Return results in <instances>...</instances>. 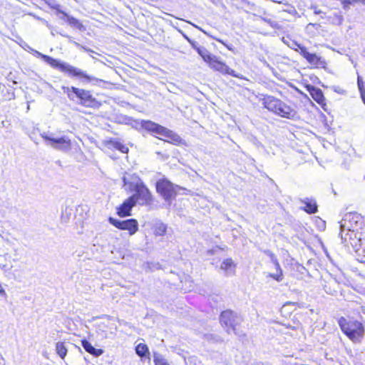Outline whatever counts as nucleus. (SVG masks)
Masks as SVG:
<instances>
[{
  "instance_id": "obj_1",
  "label": "nucleus",
  "mask_w": 365,
  "mask_h": 365,
  "mask_svg": "<svg viewBox=\"0 0 365 365\" xmlns=\"http://www.w3.org/2000/svg\"><path fill=\"white\" fill-rule=\"evenodd\" d=\"M31 51L36 56L40 57L42 59H43V61L46 62L48 64H49L51 67L58 69L61 72L66 73L71 77L78 78V79L81 80L83 83H89L91 81L94 80V78L93 76H88L83 71L76 67H74L67 63L62 62L58 59H55L47 55H44L33 48H31Z\"/></svg>"
},
{
  "instance_id": "obj_2",
  "label": "nucleus",
  "mask_w": 365,
  "mask_h": 365,
  "mask_svg": "<svg viewBox=\"0 0 365 365\" xmlns=\"http://www.w3.org/2000/svg\"><path fill=\"white\" fill-rule=\"evenodd\" d=\"M342 332L354 343H361L365 334V327L354 318L341 317L338 320Z\"/></svg>"
},
{
  "instance_id": "obj_3",
  "label": "nucleus",
  "mask_w": 365,
  "mask_h": 365,
  "mask_svg": "<svg viewBox=\"0 0 365 365\" xmlns=\"http://www.w3.org/2000/svg\"><path fill=\"white\" fill-rule=\"evenodd\" d=\"M62 90L71 101H74L75 97H77L81 101V104L85 107L99 108L101 106V103L93 97L89 91L73 86L71 88L62 86Z\"/></svg>"
},
{
  "instance_id": "obj_4",
  "label": "nucleus",
  "mask_w": 365,
  "mask_h": 365,
  "mask_svg": "<svg viewBox=\"0 0 365 365\" xmlns=\"http://www.w3.org/2000/svg\"><path fill=\"white\" fill-rule=\"evenodd\" d=\"M141 127L147 131L151 133L153 135H159L169 138L175 143H179L182 139L179 135L173 131L150 120H142Z\"/></svg>"
},
{
  "instance_id": "obj_5",
  "label": "nucleus",
  "mask_w": 365,
  "mask_h": 365,
  "mask_svg": "<svg viewBox=\"0 0 365 365\" xmlns=\"http://www.w3.org/2000/svg\"><path fill=\"white\" fill-rule=\"evenodd\" d=\"M156 190L168 203V205L170 206L172 200L175 198L178 190H183V188L173 184L166 179H162L157 182Z\"/></svg>"
},
{
  "instance_id": "obj_6",
  "label": "nucleus",
  "mask_w": 365,
  "mask_h": 365,
  "mask_svg": "<svg viewBox=\"0 0 365 365\" xmlns=\"http://www.w3.org/2000/svg\"><path fill=\"white\" fill-rule=\"evenodd\" d=\"M340 230L359 231L364 225L363 217L357 212H348L339 222Z\"/></svg>"
},
{
  "instance_id": "obj_7",
  "label": "nucleus",
  "mask_w": 365,
  "mask_h": 365,
  "mask_svg": "<svg viewBox=\"0 0 365 365\" xmlns=\"http://www.w3.org/2000/svg\"><path fill=\"white\" fill-rule=\"evenodd\" d=\"M41 136L47 142L46 144L53 149L65 153L71 149V141L67 136L55 138L49 136L46 133H41Z\"/></svg>"
},
{
  "instance_id": "obj_8",
  "label": "nucleus",
  "mask_w": 365,
  "mask_h": 365,
  "mask_svg": "<svg viewBox=\"0 0 365 365\" xmlns=\"http://www.w3.org/2000/svg\"><path fill=\"white\" fill-rule=\"evenodd\" d=\"M294 44L297 47L295 50L299 51L300 55L302 56L311 65L315 68H326L327 62L321 56H317L316 53H309L305 46L299 44L297 42H294Z\"/></svg>"
},
{
  "instance_id": "obj_9",
  "label": "nucleus",
  "mask_w": 365,
  "mask_h": 365,
  "mask_svg": "<svg viewBox=\"0 0 365 365\" xmlns=\"http://www.w3.org/2000/svg\"><path fill=\"white\" fill-rule=\"evenodd\" d=\"M339 236L341 242L346 246L350 245L355 252L360 251V249L358 248V245L361 242V239L359 231L340 230Z\"/></svg>"
},
{
  "instance_id": "obj_10",
  "label": "nucleus",
  "mask_w": 365,
  "mask_h": 365,
  "mask_svg": "<svg viewBox=\"0 0 365 365\" xmlns=\"http://www.w3.org/2000/svg\"><path fill=\"white\" fill-rule=\"evenodd\" d=\"M240 318L236 313L231 310L224 311L220 314V323L222 326L227 327L228 333L232 330L235 334H237L235 327L240 323Z\"/></svg>"
},
{
  "instance_id": "obj_11",
  "label": "nucleus",
  "mask_w": 365,
  "mask_h": 365,
  "mask_svg": "<svg viewBox=\"0 0 365 365\" xmlns=\"http://www.w3.org/2000/svg\"><path fill=\"white\" fill-rule=\"evenodd\" d=\"M108 221L112 225L115 226L118 229L128 230L130 235H134L138 230V222L135 219L118 220L110 217H109Z\"/></svg>"
},
{
  "instance_id": "obj_12",
  "label": "nucleus",
  "mask_w": 365,
  "mask_h": 365,
  "mask_svg": "<svg viewBox=\"0 0 365 365\" xmlns=\"http://www.w3.org/2000/svg\"><path fill=\"white\" fill-rule=\"evenodd\" d=\"M135 194L130 196L133 197V201L141 205H150L152 201L151 193L145 185L135 190Z\"/></svg>"
},
{
  "instance_id": "obj_13",
  "label": "nucleus",
  "mask_w": 365,
  "mask_h": 365,
  "mask_svg": "<svg viewBox=\"0 0 365 365\" xmlns=\"http://www.w3.org/2000/svg\"><path fill=\"white\" fill-rule=\"evenodd\" d=\"M209 64L212 68L220 73L229 74L238 78H242L240 74L236 73L234 70L228 67L225 63L219 61L218 58L215 56H214V59L212 60Z\"/></svg>"
},
{
  "instance_id": "obj_14",
  "label": "nucleus",
  "mask_w": 365,
  "mask_h": 365,
  "mask_svg": "<svg viewBox=\"0 0 365 365\" xmlns=\"http://www.w3.org/2000/svg\"><path fill=\"white\" fill-rule=\"evenodd\" d=\"M260 101H262L264 108L273 113L277 112V110L279 108V106L282 102L280 99L272 96H264Z\"/></svg>"
},
{
  "instance_id": "obj_15",
  "label": "nucleus",
  "mask_w": 365,
  "mask_h": 365,
  "mask_svg": "<svg viewBox=\"0 0 365 365\" xmlns=\"http://www.w3.org/2000/svg\"><path fill=\"white\" fill-rule=\"evenodd\" d=\"M123 181L124 182V186L125 187V189L129 190L130 192L134 191L135 190L138 189V187L144 185L142 180L136 175H125L123 178Z\"/></svg>"
},
{
  "instance_id": "obj_16",
  "label": "nucleus",
  "mask_w": 365,
  "mask_h": 365,
  "mask_svg": "<svg viewBox=\"0 0 365 365\" xmlns=\"http://www.w3.org/2000/svg\"><path fill=\"white\" fill-rule=\"evenodd\" d=\"M279 108L277 110V112L274 113L275 115L290 120H293L297 117V111L284 102L282 101Z\"/></svg>"
},
{
  "instance_id": "obj_17",
  "label": "nucleus",
  "mask_w": 365,
  "mask_h": 365,
  "mask_svg": "<svg viewBox=\"0 0 365 365\" xmlns=\"http://www.w3.org/2000/svg\"><path fill=\"white\" fill-rule=\"evenodd\" d=\"M135 205L133 197H129L123 203L118 207L117 214L121 217H127L131 215V210Z\"/></svg>"
},
{
  "instance_id": "obj_18",
  "label": "nucleus",
  "mask_w": 365,
  "mask_h": 365,
  "mask_svg": "<svg viewBox=\"0 0 365 365\" xmlns=\"http://www.w3.org/2000/svg\"><path fill=\"white\" fill-rule=\"evenodd\" d=\"M299 200L302 203L304 204L305 206L302 207V209L306 212L314 214L317 212L318 207L314 199L306 197L304 199H300Z\"/></svg>"
},
{
  "instance_id": "obj_19",
  "label": "nucleus",
  "mask_w": 365,
  "mask_h": 365,
  "mask_svg": "<svg viewBox=\"0 0 365 365\" xmlns=\"http://www.w3.org/2000/svg\"><path fill=\"white\" fill-rule=\"evenodd\" d=\"M189 42L191 43L192 48H194L198 54L203 58V60L207 62L210 63L212 60L214 59V55L211 54L205 47L203 46H197L195 42L191 41L190 39L187 38Z\"/></svg>"
},
{
  "instance_id": "obj_20",
  "label": "nucleus",
  "mask_w": 365,
  "mask_h": 365,
  "mask_svg": "<svg viewBox=\"0 0 365 365\" xmlns=\"http://www.w3.org/2000/svg\"><path fill=\"white\" fill-rule=\"evenodd\" d=\"M235 264L232 259H225L220 266V269L225 272L226 275H232L235 272Z\"/></svg>"
},
{
  "instance_id": "obj_21",
  "label": "nucleus",
  "mask_w": 365,
  "mask_h": 365,
  "mask_svg": "<svg viewBox=\"0 0 365 365\" xmlns=\"http://www.w3.org/2000/svg\"><path fill=\"white\" fill-rule=\"evenodd\" d=\"M81 345L87 352L95 356H99L103 353V351L102 349H96L87 340H82Z\"/></svg>"
},
{
  "instance_id": "obj_22",
  "label": "nucleus",
  "mask_w": 365,
  "mask_h": 365,
  "mask_svg": "<svg viewBox=\"0 0 365 365\" xmlns=\"http://www.w3.org/2000/svg\"><path fill=\"white\" fill-rule=\"evenodd\" d=\"M309 92L312 98L318 103H322L324 102V96L321 89L312 86L309 90Z\"/></svg>"
},
{
  "instance_id": "obj_23",
  "label": "nucleus",
  "mask_w": 365,
  "mask_h": 365,
  "mask_svg": "<svg viewBox=\"0 0 365 365\" xmlns=\"http://www.w3.org/2000/svg\"><path fill=\"white\" fill-rule=\"evenodd\" d=\"M167 230V225L161 221L156 222L153 225V232L156 236H163Z\"/></svg>"
},
{
  "instance_id": "obj_24",
  "label": "nucleus",
  "mask_w": 365,
  "mask_h": 365,
  "mask_svg": "<svg viewBox=\"0 0 365 365\" xmlns=\"http://www.w3.org/2000/svg\"><path fill=\"white\" fill-rule=\"evenodd\" d=\"M329 20L332 24L341 25L344 21V17L339 12H337L329 16Z\"/></svg>"
},
{
  "instance_id": "obj_25",
  "label": "nucleus",
  "mask_w": 365,
  "mask_h": 365,
  "mask_svg": "<svg viewBox=\"0 0 365 365\" xmlns=\"http://www.w3.org/2000/svg\"><path fill=\"white\" fill-rule=\"evenodd\" d=\"M56 353L61 359H64L67 354V349L63 342L58 341L56 343Z\"/></svg>"
},
{
  "instance_id": "obj_26",
  "label": "nucleus",
  "mask_w": 365,
  "mask_h": 365,
  "mask_svg": "<svg viewBox=\"0 0 365 365\" xmlns=\"http://www.w3.org/2000/svg\"><path fill=\"white\" fill-rule=\"evenodd\" d=\"M111 145L116 150L120 151L123 153H127L128 152V148L123 145L121 142L118 140L110 141Z\"/></svg>"
},
{
  "instance_id": "obj_27",
  "label": "nucleus",
  "mask_w": 365,
  "mask_h": 365,
  "mask_svg": "<svg viewBox=\"0 0 365 365\" xmlns=\"http://www.w3.org/2000/svg\"><path fill=\"white\" fill-rule=\"evenodd\" d=\"M135 352L139 356L143 357L148 353V348L145 344L140 343L135 347Z\"/></svg>"
},
{
  "instance_id": "obj_28",
  "label": "nucleus",
  "mask_w": 365,
  "mask_h": 365,
  "mask_svg": "<svg viewBox=\"0 0 365 365\" xmlns=\"http://www.w3.org/2000/svg\"><path fill=\"white\" fill-rule=\"evenodd\" d=\"M264 253L270 258L271 262L274 264L276 269H279V263L275 255L269 250H266Z\"/></svg>"
},
{
  "instance_id": "obj_29",
  "label": "nucleus",
  "mask_w": 365,
  "mask_h": 365,
  "mask_svg": "<svg viewBox=\"0 0 365 365\" xmlns=\"http://www.w3.org/2000/svg\"><path fill=\"white\" fill-rule=\"evenodd\" d=\"M276 274L269 273L268 274V277H272V279H275L277 282H282L283 279V274L281 267L279 266V269H276Z\"/></svg>"
},
{
  "instance_id": "obj_30",
  "label": "nucleus",
  "mask_w": 365,
  "mask_h": 365,
  "mask_svg": "<svg viewBox=\"0 0 365 365\" xmlns=\"http://www.w3.org/2000/svg\"><path fill=\"white\" fill-rule=\"evenodd\" d=\"M154 363L155 365H169L166 360L158 354H154Z\"/></svg>"
},
{
  "instance_id": "obj_31",
  "label": "nucleus",
  "mask_w": 365,
  "mask_h": 365,
  "mask_svg": "<svg viewBox=\"0 0 365 365\" xmlns=\"http://www.w3.org/2000/svg\"><path fill=\"white\" fill-rule=\"evenodd\" d=\"M358 248L360 251L356 252L359 256L362 255L365 258V240H361L358 245Z\"/></svg>"
},
{
  "instance_id": "obj_32",
  "label": "nucleus",
  "mask_w": 365,
  "mask_h": 365,
  "mask_svg": "<svg viewBox=\"0 0 365 365\" xmlns=\"http://www.w3.org/2000/svg\"><path fill=\"white\" fill-rule=\"evenodd\" d=\"M47 4L51 9H56L58 13L64 14V12L60 9V5L55 1H50L47 2Z\"/></svg>"
},
{
  "instance_id": "obj_33",
  "label": "nucleus",
  "mask_w": 365,
  "mask_h": 365,
  "mask_svg": "<svg viewBox=\"0 0 365 365\" xmlns=\"http://www.w3.org/2000/svg\"><path fill=\"white\" fill-rule=\"evenodd\" d=\"M261 19L267 23L273 29H277L279 27L278 24L276 21L271 20L270 19L261 17Z\"/></svg>"
},
{
  "instance_id": "obj_34",
  "label": "nucleus",
  "mask_w": 365,
  "mask_h": 365,
  "mask_svg": "<svg viewBox=\"0 0 365 365\" xmlns=\"http://www.w3.org/2000/svg\"><path fill=\"white\" fill-rule=\"evenodd\" d=\"M357 86L360 93L362 92H365V89L364 87V81L359 75L357 78Z\"/></svg>"
},
{
  "instance_id": "obj_35",
  "label": "nucleus",
  "mask_w": 365,
  "mask_h": 365,
  "mask_svg": "<svg viewBox=\"0 0 365 365\" xmlns=\"http://www.w3.org/2000/svg\"><path fill=\"white\" fill-rule=\"evenodd\" d=\"M70 24H73L76 26H78L79 25H81L79 21L77 19H74V18H71L70 19Z\"/></svg>"
},
{
  "instance_id": "obj_36",
  "label": "nucleus",
  "mask_w": 365,
  "mask_h": 365,
  "mask_svg": "<svg viewBox=\"0 0 365 365\" xmlns=\"http://www.w3.org/2000/svg\"><path fill=\"white\" fill-rule=\"evenodd\" d=\"M215 39L216 41H217L218 42H220V43H222L224 46H226V47H227L230 51H232V46H229V45H227V44H226V43H225L222 40L219 39V38H215Z\"/></svg>"
},
{
  "instance_id": "obj_37",
  "label": "nucleus",
  "mask_w": 365,
  "mask_h": 365,
  "mask_svg": "<svg viewBox=\"0 0 365 365\" xmlns=\"http://www.w3.org/2000/svg\"><path fill=\"white\" fill-rule=\"evenodd\" d=\"M311 9L314 11V13L315 14H322V11L318 9L317 7L316 6H311Z\"/></svg>"
},
{
  "instance_id": "obj_38",
  "label": "nucleus",
  "mask_w": 365,
  "mask_h": 365,
  "mask_svg": "<svg viewBox=\"0 0 365 365\" xmlns=\"http://www.w3.org/2000/svg\"><path fill=\"white\" fill-rule=\"evenodd\" d=\"M334 91L337 92L338 93L344 94L345 91L339 88H335Z\"/></svg>"
},
{
  "instance_id": "obj_39",
  "label": "nucleus",
  "mask_w": 365,
  "mask_h": 365,
  "mask_svg": "<svg viewBox=\"0 0 365 365\" xmlns=\"http://www.w3.org/2000/svg\"><path fill=\"white\" fill-rule=\"evenodd\" d=\"M192 282H190V285L187 287L185 288V291H190V290H191L193 288V286H192Z\"/></svg>"
},
{
  "instance_id": "obj_40",
  "label": "nucleus",
  "mask_w": 365,
  "mask_h": 365,
  "mask_svg": "<svg viewBox=\"0 0 365 365\" xmlns=\"http://www.w3.org/2000/svg\"><path fill=\"white\" fill-rule=\"evenodd\" d=\"M349 60L351 62V63L353 64V66L356 68L357 66V63L351 57H349Z\"/></svg>"
},
{
  "instance_id": "obj_41",
  "label": "nucleus",
  "mask_w": 365,
  "mask_h": 365,
  "mask_svg": "<svg viewBox=\"0 0 365 365\" xmlns=\"http://www.w3.org/2000/svg\"><path fill=\"white\" fill-rule=\"evenodd\" d=\"M34 16L36 19H38V20L45 21L43 19H41V18H40V17L35 16L34 15Z\"/></svg>"
},
{
  "instance_id": "obj_42",
  "label": "nucleus",
  "mask_w": 365,
  "mask_h": 365,
  "mask_svg": "<svg viewBox=\"0 0 365 365\" xmlns=\"http://www.w3.org/2000/svg\"><path fill=\"white\" fill-rule=\"evenodd\" d=\"M208 252H211V253H212V252H213V250H210Z\"/></svg>"
},
{
  "instance_id": "obj_43",
  "label": "nucleus",
  "mask_w": 365,
  "mask_h": 365,
  "mask_svg": "<svg viewBox=\"0 0 365 365\" xmlns=\"http://www.w3.org/2000/svg\"><path fill=\"white\" fill-rule=\"evenodd\" d=\"M364 53H365V50H364Z\"/></svg>"
}]
</instances>
